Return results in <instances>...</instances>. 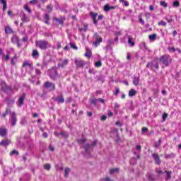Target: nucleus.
<instances>
[{"label":"nucleus","instance_id":"nucleus-31","mask_svg":"<svg viewBox=\"0 0 181 181\" xmlns=\"http://www.w3.org/2000/svg\"><path fill=\"white\" fill-rule=\"evenodd\" d=\"M165 173L167 175L165 180H168L172 177V171H165Z\"/></svg>","mask_w":181,"mask_h":181},{"label":"nucleus","instance_id":"nucleus-44","mask_svg":"<svg viewBox=\"0 0 181 181\" xmlns=\"http://www.w3.org/2000/svg\"><path fill=\"white\" fill-rule=\"evenodd\" d=\"M160 5L164 8H168V3H165V1H160Z\"/></svg>","mask_w":181,"mask_h":181},{"label":"nucleus","instance_id":"nucleus-55","mask_svg":"<svg viewBox=\"0 0 181 181\" xmlns=\"http://www.w3.org/2000/svg\"><path fill=\"white\" fill-rule=\"evenodd\" d=\"M153 69H159V64L158 63H155L153 62Z\"/></svg>","mask_w":181,"mask_h":181},{"label":"nucleus","instance_id":"nucleus-13","mask_svg":"<svg viewBox=\"0 0 181 181\" xmlns=\"http://www.w3.org/2000/svg\"><path fill=\"white\" fill-rule=\"evenodd\" d=\"M90 16H92V19H93L94 25H95L97 26L98 21H97L96 18H97V16H98V13L91 12Z\"/></svg>","mask_w":181,"mask_h":181},{"label":"nucleus","instance_id":"nucleus-37","mask_svg":"<svg viewBox=\"0 0 181 181\" xmlns=\"http://www.w3.org/2000/svg\"><path fill=\"white\" fill-rule=\"evenodd\" d=\"M9 57H9V52H8L6 55L3 54V58L2 59H4V60H5V62H8V60H9Z\"/></svg>","mask_w":181,"mask_h":181},{"label":"nucleus","instance_id":"nucleus-15","mask_svg":"<svg viewBox=\"0 0 181 181\" xmlns=\"http://www.w3.org/2000/svg\"><path fill=\"white\" fill-rule=\"evenodd\" d=\"M8 134V129L6 128H0V136H6Z\"/></svg>","mask_w":181,"mask_h":181},{"label":"nucleus","instance_id":"nucleus-19","mask_svg":"<svg viewBox=\"0 0 181 181\" xmlns=\"http://www.w3.org/2000/svg\"><path fill=\"white\" fill-rule=\"evenodd\" d=\"M23 67H30V69H32L33 70V66H32V63L29 62L28 61H25L23 64Z\"/></svg>","mask_w":181,"mask_h":181},{"label":"nucleus","instance_id":"nucleus-11","mask_svg":"<svg viewBox=\"0 0 181 181\" xmlns=\"http://www.w3.org/2000/svg\"><path fill=\"white\" fill-rule=\"evenodd\" d=\"M152 157L156 162V165H160L162 161L160 160V158H159V155H158L157 153H153Z\"/></svg>","mask_w":181,"mask_h":181},{"label":"nucleus","instance_id":"nucleus-7","mask_svg":"<svg viewBox=\"0 0 181 181\" xmlns=\"http://www.w3.org/2000/svg\"><path fill=\"white\" fill-rule=\"evenodd\" d=\"M11 42H12L14 45L17 44L18 47H21L22 45L21 44L19 37L16 35H13L12 37L11 38Z\"/></svg>","mask_w":181,"mask_h":181},{"label":"nucleus","instance_id":"nucleus-45","mask_svg":"<svg viewBox=\"0 0 181 181\" xmlns=\"http://www.w3.org/2000/svg\"><path fill=\"white\" fill-rule=\"evenodd\" d=\"M179 5H180V4L177 1H175L173 3V6H174V8H177V6H179Z\"/></svg>","mask_w":181,"mask_h":181},{"label":"nucleus","instance_id":"nucleus-30","mask_svg":"<svg viewBox=\"0 0 181 181\" xmlns=\"http://www.w3.org/2000/svg\"><path fill=\"white\" fill-rule=\"evenodd\" d=\"M134 95H136V90L131 89L129 92V97H134Z\"/></svg>","mask_w":181,"mask_h":181},{"label":"nucleus","instance_id":"nucleus-50","mask_svg":"<svg viewBox=\"0 0 181 181\" xmlns=\"http://www.w3.org/2000/svg\"><path fill=\"white\" fill-rule=\"evenodd\" d=\"M166 22L165 21H160L158 23L159 26H166Z\"/></svg>","mask_w":181,"mask_h":181},{"label":"nucleus","instance_id":"nucleus-52","mask_svg":"<svg viewBox=\"0 0 181 181\" xmlns=\"http://www.w3.org/2000/svg\"><path fill=\"white\" fill-rule=\"evenodd\" d=\"M168 50H169L170 52H173V53H174V52H176V49H175L174 47H168Z\"/></svg>","mask_w":181,"mask_h":181},{"label":"nucleus","instance_id":"nucleus-40","mask_svg":"<svg viewBox=\"0 0 181 181\" xmlns=\"http://www.w3.org/2000/svg\"><path fill=\"white\" fill-rule=\"evenodd\" d=\"M37 56H39V52H37V50L34 49L33 51V57H37Z\"/></svg>","mask_w":181,"mask_h":181},{"label":"nucleus","instance_id":"nucleus-9","mask_svg":"<svg viewBox=\"0 0 181 181\" xmlns=\"http://www.w3.org/2000/svg\"><path fill=\"white\" fill-rule=\"evenodd\" d=\"M49 77L52 80H57V78H59L60 76L59 75V74H57V71L52 70L49 73Z\"/></svg>","mask_w":181,"mask_h":181},{"label":"nucleus","instance_id":"nucleus-53","mask_svg":"<svg viewBox=\"0 0 181 181\" xmlns=\"http://www.w3.org/2000/svg\"><path fill=\"white\" fill-rule=\"evenodd\" d=\"M79 30L80 32H83V30H84L85 32H87V25H84V28H80Z\"/></svg>","mask_w":181,"mask_h":181},{"label":"nucleus","instance_id":"nucleus-10","mask_svg":"<svg viewBox=\"0 0 181 181\" xmlns=\"http://www.w3.org/2000/svg\"><path fill=\"white\" fill-rule=\"evenodd\" d=\"M75 64L76 67H84L86 66V62L81 59H75Z\"/></svg>","mask_w":181,"mask_h":181},{"label":"nucleus","instance_id":"nucleus-6","mask_svg":"<svg viewBox=\"0 0 181 181\" xmlns=\"http://www.w3.org/2000/svg\"><path fill=\"white\" fill-rule=\"evenodd\" d=\"M69 64V59H59L58 62L59 69H64Z\"/></svg>","mask_w":181,"mask_h":181},{"label":"nucleus","instance_id":"nucleus-35","mask_svg":"<svg viewBox=\"0 0 181 181\" xmlns=\"http://www.w3.org/2000/svg\"><path fill=\"white\" fill-rule=\"evenodd\" d=\"M84 149L86 151V152H88V151H90V148H91V146L88 144H86L85 146H84Z\"/></svg>","mask_w":181,"mask_h":181},{"label":"nucleus","instance_id":"nucleus-26","mask_svg":"<svg viewBox=\"0 0 181 181\" xmlns=\"http://www.w3.org/2000/svg\"><path fill=\"white\" fill-rule=\"evenodd\" d=\"M0 2L3 5V11H6V8H8V6L6 4V0H0Z\"/></svg>","mask_w":181,"mask_h":181},{"label":"nucleus","instance_id":"nucleus-57","mask_svg":"<svg viewBox=\"0 0 181 181\" xmlns=\"http://www.w3.org/2000/svg\"><path fill=\"white\" fill-rule=\"evenodd\" d=\"M101 121H105L107 119V116L106 115H103L100 117Z\"/></svg>","mask_w":181,"mask_h":181},{"label":"nucleus","instance_id":"nucleus-24","mask_svg":"<svg viewBox=\"0 0 181 181\" xmlns=\"http://www.w3.org/2000/svg\"><path fill=\"white\" fill-rule=\"evenodd\" d=\"M146 177L149 181H155V177H153V175L151 173H148L146 175Z\"/></svg>","mask_w":181,"mask_h":181},{"label":"nucleus","instance_id":"nucleus-61","mask_svg":"<svg viewBox=\"0 0 181 181\" xmlns=\"http://www.w3.org/2000/svg\"><path fill=\"white\" fill-rule=\"evenodd\" d=\"M45 19L46 21H49V19H50V17L48 16V14H45Z\"/></svg>","mask_w":181,"mask_h":181},{"label":"nucleus","instance_id":"nucleus-43","mask_svg":"<svg viewBox=\"0 0 181 181\" xmlns=\"http://www.w3.org/2000/svg\"><path fill=\"white\" fill-rule=\"evenodd\" d=\"M95 67H101L103 66V63H101V61H98L95 63Z\"/></svg>","mask_w":181,"mask_h":181},{"label":"nucleus","instance_id":"nucleus-34","mask_svg":"<svg viewBox=\"0 0 181 181\" xmlns=\"http://www.w3.org/2000/svg\"><path fill=\"white\" fill-rule=\"evenodd\" d=\"M21 125H26L28 124V120H26V117H22L21 121Z\"/></svg>","mask_w":181,"mask_h":181},{"label":"nucleus","instance_id":"nucleus-48","mask_svg":"<svg viewBox=\"0 0 181 181\" xmlns=\"http://www.w3.org/2000/svg\"><path fill=\"white\" fill-rule=\"evenodd\" d=\"M97 101H98V99H90V104H94V105H95Z\"/></svg>","mask_w":181,"mask_h":181},{"label":"nucleus","instance_id":"nucleus-42","mask_svg":"<svg viewBox=\"0 0 181 181\" xmlns=\"http://www.w3.org/2000/svg\"><path fill=\"white\" fill-rule=\"evenodd\" d=\"M50 164L47 163L44 165V169H45V170H50Z\"/></svg>","mask_w":181,"mask_h":181},{"label":"nucleus","instance_id":"nucleus-17","mask_svg":"<svg viewBox=\"0 0 181 181\" xmlns=\"http://www.w3.org/2000/svg\"><path fill=\"white\" fill-rule=\"evenodd\" d=\"M11 144V140L6 139L0 142V146H8Z\"/></svg>","mask_w":181,"mask_h":181},{"label":"nucleus","instance_id":"nucleus-59","mask_svg":"<svg viewBox=\"0 0 181 181\" xmlns=\"http://www.w3.org/2000/svg\"><path fill=\"white\" fill-rule=\"evenodd\" d=\"M119 108V104L118 103H115V110H118Z\"/></svg>","mask_w":181,"mask_h":181},{"label":"nucleus","instance_id":"nucleus-5","mask_svg":"<svg viewBox=\"0 0 181 181\" xmlns=\"http://www.w3.org/2000/svg\"><path fill=\"white\" fill-rule=\"evenodd\" d=\"M44 88L49 90V91H54V90H56V86L54 83L47 81L44 83Z\"/></svg>","mask_w":181,"mask_h":181},{"label":"nucleus","instance_id":"nucleus-49","mask_svg":"<svg viewBox=\"0 0 181 181\" xmlns=\"http://www.w3.org/2000/svg\"><path fill=\"white\" fill-rule=\"evenodd\" d=\"M78 144H84L86 142V139L83 138L77 141Z\"/></svg>","mask_w":181,"mask_h":181},{"label":"nucleus","instance_id":"nucleus-63","mask_svg":"<svg viewBox=\"0 0 181 181\" xmlns=\"http://www.w3.org/2000/svg\"><path fill=\"white\" fill-rule=\"evenodd\" d=\"M107 43L109 44V45H112V43H114V40H107Z\"/></svg>","mask_w":181,"mask_h":181},{"label":"nucleus","instance_id":"nucleus-1","mask_svg":"<svg viewBox=\"0 0 181 181\" xmlns=\"http://www.w3.org/2000/svg\"><path fill=\"white\" fill-rule=\"evenodd\" d=\"M160 62L162 64H164V66L168 67V66L172 63V57L168 54L162 56L160 58Z\"/></svg>","mask_w":181,"mask_h":181},{"label":"nucleus","instance_id":"nucleus-12","mask_svg":"<svg viewBox=\"0 0 181 181\" xmlns=\"http://www.w3.org/2000/svg\"><path fill=\"white\" fill-rule=\"evenodd\" d=\"M25 98H26V93H23L18 99V107H22V105H23V101H25Z\"/></svg>","mask_w":181,"mask_h":181},{"label":"nucleus","instance_id":"nucleus-14","mask_svg":"<svg viewBox=\"0 0 181 181\" xmlns=\"http://www.w3.org/2000/svg\"><path fill=\"white\" fill-rule=\"evenodd\" d=\"M115 8H117L116 6H110V4H106L104 6V11L105 12H109V11H113L114 9H115Z\"/></svg>","mask_w":181,"mask_h":181},{"label":"nucleus","instance_id":"nucleus-4","mask_svg":"<svg viewBox=\"0 0 181 181\" xmlns=\"http://www.w3.org/2000/svg\"><path fill=\"white\" fill-rule=\"evenodd\" d=\"M93 37L95 39V41L93 42V46H95V47H97V46H98L100 43L103 42V37H101L100 35H98V33H95Z\"/></svg>","mask_w":181,"mask_h":181},{"label":"nucleus","instance_id":"nucleus-39","mask_svg":"<svg viewBox=\"0 0 181 181\" xmlns=\"http://www.w3.org/2000/svg\"><path fill=\"white\" fill-rule=\"evenodd\" d=\"M60 135H62V136L63 138H69V134H67V133H66V132H62L60 133Z\"/></svg>","mask_w":181,"mask_h":181},{"label":"nucleus","instance_id":"nucleus-36","mask_svg":"<svg viewBox=\"0 0 181 181\" xmlns=\"http://www.w3.org/2000/svg\"><path fill=\"white\" fill-rule=\"evenodd\" d=\"M24 9H25V11H27V12H28V13H32V10L30 8H29V6H28V4H25L24 6Z\"/></svg>","mask_w":181,"mask_h":181},{"label":"nucleus","instance_id":"nucleus-20","mask_svg":"<svg viewBox=\"0 0 181 181\" xmlns=\"http://www.w3.org/2000/svg\"><path fill=\"white\" fill-rule=\"evenodd\" d=\"M11 112H11V109L7 108L5 112L2 114V115H1L2 118H5L8 115V114H9L11 116Z\"/></svg>","mask_w":181,"mask_h":181},{"label":"nucleus","instance_id":"nucleus-28","mask_svg":"<svg viewBox=\"0 0 181 181\" xmlns=\"http://www.w3.org/2000/svg\"><path fill=\"white\" fill-rule=\"evenodd\" d=\"M86 52L85 53L86 57H91V49H88V47H86Z\"/></svg>","mask_w":181,"mask_h":181},{"label":"nucleus","instance_id":"nucleus-64","mask_svg":"<svg viewBox=\"0 0 181 181\" xmlns=\"http://www.w3.org/2000/svg\"><path fill=\"white\" fill-rule=\"evenodd\" d=\"M119 93V88H116V92L115 93V95H116V97L118 95Z\"/></svg>","mask_w":181,"mask_h":181},{"label":"nucleus","instance_id":"nucleus-33","mask_svg":"<svg viewBox=\"0 0 181 181\" xmlns=\"http://www.w3.org/2000/svg\"><path fill=\"white\" fill-rule=\"evenodd\" d=\"M71 171V170L70 168H65V170H64V172H65V174H64L65 177H67L69 176V173H70Z\"/></svg>","mask_w":181,"mask_h":181},{"label":"nucleus","instance_id":"nucleus-58","mask_svg":"<svg viewBox=\"0 0 181 181\" xmlns=\"http://www.w3.org/2000/svg\"><path fill=\"white\" fill-rule=\"evenodd\" d=\"M139 22L141 23V25H145V21L141 17L139 18Z\"/></svg>","mask_w":181,"mask_h":181},{"label":"nucleus","instance_id":"nucleus-18","mask_svg":"<svg viewBox=\"0 0 181 181\" xmlns=\"http://www.w3.org/2000/svg\"><path fill=\"white\" fill-rule=\"evenodd\" d=\"M140 49H141V50H144V52H146V50H148V52H151V50L148 49V47H146V44L145 42H141L140 44Z\"/></svg>","mask_w":181,"mask_h":181},{"label":"nucleus","instance_id":"nucleus-16","mask_svg":"<svg viewBox=\"0 0 181 181\" xmlns=\"http://www.w3.org/2000/svg\"><path fill=\"white\" fill-rule=\"evenodd\" d=\"M4 30L6 35H11L13 33V29H12V28H11L9 25L6 26Z\"/></svg>","mask_w":181,"mask_h":181},{"label":"nucleus","instance_id":"nucleus-25","mask_svg":"<svg viewBox=\"0 0 181 181\" xmlns=\"http://www.w3.org/2000/svg\"><path fill=\"white\" fill-rule=\"evenodd\" d=\"M175 156H176V155L175 153H173L165 155V158L166 159H173V158H175Z\"/></svg>","mask_w":181,"mask_h":181},{"label":"nucleus","instance_id":"nucleus-21","mask_svg":"<svg viewBox=\"0 0 181 181\" xmlns=\"http://www.w3.org/2000/svg\"><path fill=\"white\" fill-rule=\"evenodd\" d=\"M11 112H11V109L7 108L5 112L2 114V115H1L2 118H5L8 115V114H9L11 116Z\"/></svg>","mask_w":181,"mask_h":181},{"label":"nucleus","instance_id":"nucleus-56","mask_svg":"<svg viewBox=\"0 0 181 181\" xmlns=\"http://www.w3.org/2000/svg\"><path fill=\"white\" fill-rule=\"evenodd\" d=\"M11 66H15V64H16L15 59L13 58H11Z\"/></svg>","mask_w":181,"mask_h":181},{"label":"nucleus","instance_id":"nucleus-2","mask_svg":"<svg viewBox=\"0 0 181 181\" xmlns=\"http://www.w3.org/2000/svg\"><path fill=\"white\" fill-rule=\"evenodd\" d=\"M36 46L39 47V49H41V50H46V49L49 47V42L42 40L36 41Z\"/></svg>","mask_w":181,"mask_h":181},{"label":"nucleus","instance_id":"nucleus-22","mask_svg":"<svg viewBox=\"0 0 181 181\" xmlns=\"http://www.w3.org/2000/svg\"><path fill=\"white\" fill-rule=\"evenodd\" d=\"M11 112H11V109L7 108L5 112L2 114V115H1L2 118H5L8 115V114H9L11 116Z\"/></svg>","mask_w":181,"mask_h":181},{"label":"nucleus","instance_id":"nucleus-60","mask_svg":"<svg viewBox=\"0 0 181 181\" xmlns=\"http://www.w3.org/2000/svg\"><path fill=\"white\" fill-rule=\"evenodd\" d=\"M142 132H148V128L146 127H143L141 129Z\"/></svg>","mask_w":181,"mask_h":181},{"label":"nucleus","instance_id":"nucleus-32","mask_svg":"<svg viewBox=\"0 0 181 181\" xmlns=\"http://www.w3.org/2000/svg\"><path fill=\"white\" fill-rule=\"evenodd\" d=\"M156 36H158L156 34H153V35H150L148 36V39L150 40H151L152 42H153V40H156Z\"/></svg>","mask_w":181,"mask_h":181},{"label":"nucleus","instance_id":"nucleus-54","mask_svg":"<svg viewBox=\"0 0 181 181\" xmlns=\"http://www.w3.org/2000/svg\"><path fill=\"white\" fill-rule=\"evenodd\" d=\"M114 172H118V168H114L110 170V174L112 175V173H114Z\"/></svg>","mask_w":181,"mask_h":181},{"label":"nucleus","instance_id":"nucleus-29","mask_svg":"<svg viewBox=\"0 0 181 181\" xmlns=\"http://www.w3.org/2000/svg\"><path fill=\"white\" fill-rule=\"evenodd\" d=\"M21 21H23V22H29V18L26 16V14H25V13H23V16H21Z\"/></svg>","mask_w":181,"mask_h":181},{"label":"nucleus","instance_id":"nucleus-46","mask_svg":"<svg viewBox=\"0 0 181 181\" xmlns=\"http://www.w3.org/2000/svg\"><path fill=\"white\" fill-rule=\"evenodd\" d=\"M70 46H71V49H74V50H77V46L76 45H75V44H74V43H72V42H70Z\"/></svg>","mask_w":181,"mask_h":181},{"label":"nucleus","instance_id":"nucleus-47","mask_svg":"<svg viewBox=\"0 0 181 181\" xmlns=\"http://www.w3.org/2000/svg\"><path fill=\"white\" fill-rule=\"evenodd\" d=\"M10 155H19V152L16 150H13L11 152H10Z\"/></svg>","mask_w":181,"mask_h":181},{"label":"nucleus","instance_id":"nucleus-51","mask_svg":"<svg viewBox=\"0 0 181 181\" xmlns=\"http://www.w3.org/2000/svg\"><path fill=\"white\" fill-rule=\"evenodd\" d=\"M166 118H168V114L163 113V121H166Z\"/></svg>","mask_w":181,"mask_h":181},{"label":"nucleus","instance_id":"nucleus-8","mask_svg":"<svg viewBox=\"0 0 181 181\" xmlns=\"http://www.w3.org/2000/svg\"><path fill=\"white\" fill-rule=\"evenodd\" d=\"M53 100L58 104H63V103H64V98L63 97V95H59L55 98H53Z\"/></svg>","mask_w":181,"mask_h":181},{"label":"nucleus","instance_id":"nucleus-23","mask_svg":"<svg viewBox=\"0 0 181 181\" xmlns=\"http://www.w3.org/2000/svg\"><path fill=\"white\" fill-rule=\"evenodd\" d=\"M132 40H133L132 36L129 35L127 42H128L129 45H130L132 47H134V46H135V42H134V41H132Z\"/></svg>","mask_w":181,"mask_h":181},{"label":"nucleus","instance_id":"nucleus-38","mask_svg":"<svg viewBox=\"0 0 181 181\" xmlns=\"http://www.w3.org/2000/svg\"><path fill=\"white\" fill-rule=\"evenodd\" d=\"M146 67L148 69H151V70H153V62L148 63Z\"/></svg>","mask_w":181,"mask_h":181},{"label":"nucleus","instance_id":"nucleus-3","mask_svg":"<svg viewBox=\"0 0 181 181\" xmlns=\"http://www.w3.org/2000/svg\"><path fill=\"white\" fill-rule=\"evenodd\" d=\"M8 122L12 127H15L16 125V123L18 122V115L15 112H11Z\"/></svg>","mask_w":181,"mask_h":181},{"label":"nucleus","instance_id":"nucleus-62","mask_svg":"<svg viewBox=\"0 0 181 181\" xmlns=\"http://www.w3.org/2000/svg\"><path fill=\"white\" fill-rule=\"evenodd\" d=\"M22 42H28V37H23V38H22Z\"/></svg>","mask_w":181,"mask_h":181},{"label":"nucleus","instance_id":"nucleus-27","mask_svg":"<svg viewBox=\"0 0 181 181\" xmlns=\"http://www.w3.org/2000/svg\"><path fill=\"white\" fill-rule=\"evenodd\" d=\"M133 84L134 86H139V77L134 76L133 79Z\"/></svg>","mask_w":181,"mask_h":181},{"label":"nucleus","instance_id":"nucleus-41","mask_svg":"<svg viewBox=\"0 0 181 181\" xmlns=\"http://www.w3.org/2000/svg\"><path fill=\"white\" fill-rule=\"evenodd\" d=\"M54 21H56V22H58L59 25H63V19H59L57 18H54Z\"/></svg>","mask_w":181,"mask_h":181}]
</instances>
